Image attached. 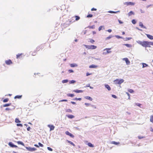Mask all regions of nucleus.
<instances>
[{
	"instance_id": "f257e3e1",
	"label": "nucleus",
	"mask_w": 153,
	"mask_h": 153,
	"mask_svg": "<svg viewBox=\"0 0 153 153\" xmlns=\"http://www.w3.org/2000/svg\"><path fill=\"white\" fill-rule=\"evenodd\" d=\"M140 44L142 46L145 48L151 47L150 46L149 42L143 41L141 42L140 43Z\"/></svg>"
},
{
	"instance_id": "f03ea898",
	"label": "nucleus",
	"mask_w": 153,
	"mask_h": 153,
	"mask_svg": "<svg viewBox=\"0 0 153 153\" xmlns=\"http://www.w3.org/2000/svg\"><path fill=\"white\" fill-rule=\"evenodd\" d=\"M124 80L123 79H117L114 81V83L115 84H118L120 85L122 83L124 82Z\"/></svg>"
},
{
	"instance_id": "7ed1b4c3",
	"label": "nucleus",
	"mask_w": 153,
	"mask_h": 153,
	"mask_svg": "<svg viewBox=\"0 0 153 153\" xmlns=\"http://www.w3.org/2000/svg\"><path fill=\"white\" fill-rule=\"evenodd\" d=\"M83 45L85 47V48L88 49H95L97 47L94 45Z\"/></svg>"
},
{
	"instance_id": "20e7f679",
	"label": "nucleus",
	"mask_w": 153,
	"mask_h": 153,
	"mask_svg": "<svg viewBox=\"0 0 153 153\" xmlns=\"http://www.w3.org/2000/svg\"><path fill=\"white\" fill-rule=\"evenodd\" d=\"M25 148L29 151L33 152L36 150L35 148H31L30 147H26Z\"/></svg>"
},
{
	"instance_id": "39448f33",
	"label": "nucleus",
	"mask_w": 153,
	"mask_h": 153,
	"mask_svg": "<svg viewBox=\"0 0 153 153\" xmlns=\"http://www.w3.org/2000/svg\"><path fill=\"white\" fill-rule=\"evenodd\" d=\"M111 49V48H106L104 50V51H105L106 50L107 51L105 52H103V54H106L108 53H110L111 52V51H109V50Z\"/></svg>"
},
{
	"instance_id": "423d86ee",
	"label": "nucleus",
	"mask_w": 153,
	"mask_h": 153,
	"mask_svg": "<svg viewBox=\"0 0 153 153\" xmlns=\"http://www.w3.org/2000/svg\"><path fill=\"white\" fill-rule=\"evenodd\" d=\"M8 145L10 146L12 148L18 147L17 146L15 145L13 143L11 142H9L8 143Z\"/></svg>"
},
{
	"instance_id": "0eeeda50",
	"label": "nucleus",
	"mask_w": 153,
	"mask_h": 153,
	"mask_svg": "<svg viewBox=\"0 0 153 153\" xmlns=\"http://www.w3.org/2000/svg\"><path fill=\"white\" fill-rule=\"evenodd\" d=\"M65 134L67 135L70 136L71 137L73 138L74 137V135L72 134L71 133L68 131H65Z\"/></svg>"
},
{
	"instance_id": "6e6552de",
	"label": "nucleus",
	"mask_w": 153,
	"mask_h": 153,
	"mask_svg": "<svg viewBox=\"0 0 153 153\" xmlns=\"http://www.w3.org/2000/svg\"><path fill=\"white\" fill-rule=\"evenodd\" d=\"M123 60L125 61V62L126 63V65H128L130 63V61L127 58H123Z\"/></svg>"
},
{
	"instance_id": "1a4fd4ad",
	"label": "nucleus",
	"mask_w": 153,
	"mask_h": 153,
	"mask_svg": "<svg viewBox=\"0 0 153 153\" xmlns=\"http://www.w3.org/2000/svg\"><path fill=\"white\" fill-rule=\"evenodd\" d=\"M48 126L50 128V131L53 130L55 128V127L53 125H48Z\"/></svg>"
},
{
	"instance_id": "9d476101",
	"label": "nucleus",
	"mask_w": 153,
	"mask_h": 153,
	"mask_svg": "<svg viewBox=\"0 0 153 153\" xmlns=\"http://www.w3.org/2000/svg\"><path fill=\"white\" fill-rule=\"evenodd\" d=\"M125 4L127 5H134V3L131 2H126Z\"/></svg>"
},
{
	"instance_id": "9b49d317",
	"label": "nucleus",
	"mask_w": 153,
	"mask_h": 153,
	"mask_svg": "<svg viewBox=\"0 0 153 153\" xmlns=\"http://www.w3.org/2000/svg\"><path fill=\"white\" fill-rule=\"evenodd\" d=\"M5 63L7 65H9L12 63V62L11 60L9 59V60H6Z\"/></svg>"
},
{
	"instance_id": "f8f14e48",
	"label": "nucleus",
	"mask_w": 153,
	"mask_h": 153,
	"mask_svg": "<svg viewBox=\"0 0 153 153\" xmlns=\"http://www.w3.org/2000/svg\"><path fill=\"white\" fill-rule=\"evenodd\" d=\"M15 106H13L12 108H5V110H6V111L12 110L14 109H15Z\"/></svg>"
},
{
	"instance_id": "ddd939ff",
	"label": "nucleus",
	"mask_w": 153,
	"mask_h": 153,
	"mask_svg": "<svg viewBox=\"0 0 153 153\" xmlns=\"http://www.w3.org/2000/svg\"><path fill=\"white\" fill-rule=\"evenodd\" d=\"M83 91L82 90H78V89L74 90L73 91H74L75 92H76V93H82V92H83Z\"/></svg>"
},
{
	"instance_id": "4468645a",
	"label": "nucleus",
	"mask_w": 153,
	"mask_h": 153,
	"mask_svg": "<svg viewBox=\"0 0 153 153\" xmlns=\"http://www.w3.org/2000/svg\"><path fill=\"white\" fill-rule=\"evenodd\" d=\"M70 66L71 67H76L78 66L77 65L76 63H72L70 64Z\"/></svg>"
},
{
	"instance_id": "2eb2a0df",
	"label": "nucleus",
	"mask_w": 153,
	"mask_h": 153,
	"mask_svg": "<svg viewBox=\"0 0 153 153\" xmlns=\"http://www.w3.org/2000/svg\"><path fill=\"white\" fill-rule=\"evenodd\" d=\"M66 116L70 119H73L74 117V116L72 115H67Z\"/></svg>"
},
{
	"instance_id": "dca6fc26",
	"label": "nucleus",
	"mask_w": 153,
	"mask_h": 153,
	"mask_svg": "<svg viewBox=\"0 0 153 153\" xmlns=\"http://www.w3.org/2000/svg\"><path fill=\"white\" fill-rule=\"evenodd\" d=\"M105 86L106 88L107 89L108 91H110L111 90V88L110 86L108 84H105Z\"/></svg>"
},
{
	"instance_id": "f3484780",
	"label": "nucleus",
	"mask_w": 153,
	"mask_h": 153,
	"mask_svg": "<svg viewBox=\"0 0 153 153\" xmlns=\"http://www.w3.org/2000/svg\"><path fill=\"white\" fill-rule=\"evenodd\" d=\"M146 36L149 39L151 40L153 39V36L149 34H146Z\"/></svg>"
},
{
	"instance_id": "a211bd4d",
	"label": "nucleus",
	"mask_w": 153,
	"mask_h": 153,
	"mask_svg": "<svg viewBox=\"0 0 153 153\" xmlns=\"http://www.w3.org/2000/svg\"><path fill=\"white\" fill-rule=\"evenodd\" d=\"M97 67V65H92L89 66L90 68H96Z\"/></svg>"
},
{
	"instance_id": "6ab92c4d",
	"label": "nucleus",
	"mask_w": 153,
	"mask_h": 153,
	"mask_svg": "<svg viewBox=\"0 0 153 153\" xmlns=\"http://www.w3.org/2000/svg\"><path fill=\"white\" fill-rule=\"evenodd\" d=\"M111 143L114 144L116 145H117L120 144L119 142H117L114 141H112Z\"/></svg>"
},
{
	"instance_id": "aec40b11",
	"label": "nucleus",
	"mask_w": 153,
	"mask_h": 153,
	"mask_svg": "<svg viewBox=\"0 0 153 153\" xmlns=\"http://www.w3.org/2000/svg\"><path fill=\"white\" fill-rule=\"evenodd\" d=\"M85 98L86 99H87V100H91V101H92V99L90 97H89V96H85Z\"/></svg>"
},
{
	"instance_id": "412c9836",
	"label": "nucleus",
	"mask_w": 153,
	"mask_h": 153,
	"mask_svg": "<svg viewBox=\"0 0 153 153\" xmlns=\"http://www.w3.org/2000/svg\"><path fill=\"white\" fill-rule=\"evenodd\" d=\"M22 95H16L14 97V98L15 99L17 98L19 99H21L22 98Z\"/></svg>"
},
{
	"instance_id": "4be33fe9",
	"label": "nucleus",
	"mask_w": 153,
	"mask_h": 153,
	"mask_svg": "<svg viewBox=\"0 0 153 153\" xmlns=\"http://www.w3.org/2000/svg\"><path fill=\"white\" fill-rule=\"evenodd\" d=\"M88 145L89 147H90L92 148L94 147V145L91 143H88Z\"/></svg>"
},
{
	"instance_id": "5701e85b",
	"label": "nucleus",
	"mask_w": 153,
	"mask_h": 153,
	"mask_svg": "<svg viewBox=\"0 0 153 153\" xmlns=\"http://www.w3.org/2000/svg\"><path fill=\"white\" fill-rule=\"evenodd\" d=\"M11 105V103L5 104L3 106L4 107H8Z\"/></svg>"
},
{
	"instance_id": "b1692460",
	"label": "nucleus",
	"mask_w": 153,
	"mask_h": 153,
	"mask_svg": "<svg viewBox=\"0 0 153 153\" xmlns=\"http://www.w3.org/2000/svg\"><path fill=\"white\" fill-rule=\"evenodd\" d=\"M66 141H67V142L68 143H69L71 144L72 146H75V144L73 142H71V141H70L68 140H67Z\"/></svg>"
},
{
	"instance_id": "393cba45",
	"label": "nucleus",
	"mask_w": 153,
	"mask_h": 153,
	"mask_svg": "<svg viewBox=\"0 0 153 153\" xmlns=\"http://www.w3.org/2000/svg\"><path fill=\"white\" fill-rule=\"evenodd\" d=\"M74 17L76 18L75 20L76 21H78L80 19V17L78 16H76Z\"/></svg>"
},
{
	"instance_id": "a878e982",
	"label": "nucleus",
	"mask_w": 153,
	"mask_h": 153,
	"mask_svg": "<svg viewBox=\"0 0 153 153\" xmlns=\"http://www.w3.org/2000/svg\"><path fill=\"white\" fill-rule=\"evenodd\" d=\"M67 96L68 97H73L74 96V95L73 94H67Z\"/></svg>"
},
{
	"instance_id": "bb28decb",
	"label": "nucleus",
	"mask_w": 153,
	"mask_h": 153,
	"mask_svg": "<svg viewBox=\"0 0 153 153\" xmlns=\"http://www.w3.org/2000/svg\"><path fill=\"white\" fill-rule=\"evenodd\" d=\"M139 25L142 28H145V27H144V25H143V24L142 22H140V23H139Z\"/></svg>"
},
{
	"instance_id": "cd10ccee",
	"label": "nucleus",
	"mask_w": 153,
	"mask_h": 153,
	"mask_svg": "<svg viewBox=\"0 0 153 153\" xmlns=\"http://www.w3.org/2000/svg\"><path fill=\"white\" fill-rule=\"evenodd\" d=\"M17 143L18 144H20L23 146H24V143L22 142L21 141H18L17 142Z\"/></svg>"
},
{
	"instance_id": "c85d7f7f",
	"label": "nucleus",
	"mask_w": 153,
	"mask_h": 153,
	"mask_svg": "<svg viewBox=\"0 0 153 153\" xmlns=\"http://www.w3.org/2000/svg\"><path fill=\"white\" fill-rule=\"evenodd\" d=\"M68 80L67 79H64L62 81V82L63 83H66L68 82Z\"/></svg>"
},
{
	"instance_id": "c756f323",
	"label": "nucleus",
	"mask_w": 153,
	"mask_h": 153,
	"mask_svg": "<svg viewBox=\"0 0 153 153\" xmlns=\"http://www.w3.org/2000/svg\"><path fill=\"white\" fill-rule=\"evenodd\" d=\"M15 122L16 123H19L21 122V121L19 120L18 118H16L15 120Z\"/></svg>"
},
{
	"instance_id": "7c9ffc66",
	"label": "nucleus",
	"mask_w": 153,
	"mask_h": 153,
	"mask_svg": "<svg viewBox=\"0 0 153 153\" xmlns=\"http://www.w3.org/2000/svg\"><path fill=\"white\" fill-rule=\"evenodd\" d=\"M114 36H113L110 35L108 37H107L106 38V40L109 39H110L112 37H113Z\"/></svg>"
},
{
	"instance_id": "2f4dec72",
	"label": "nucleus",
	"mask_w": 153,
	"mask_h": 153,
	"mask_svg": "<svg viewBox=\"0 0 153 153\" xmlns=\"http://www.w3.org/2000/svg\"><path fill=\"white\" fill-rule=\"evenodd\" d=\"M76 82V81L72 80L70 81H69V83L70 84H74Z\"/></svg>"
},
{
	"instance_id": "473e14b6",
	"label": "nucleus",
	"mask_w": 153,
	"mask_h": 153,
	"mask_svg": "<svg viewBox=\"0 0 153 153\" xmlns=\"http://www.w3.org/2000/svg\"><path fill=\"white\" fill-rule=\"evenodd\" d=\"M9 100V99L8 98H5L4 99L3 101L4 102H7Z\"/></svg>"
},
{
	"instance_id": "72a5a7b5",
	"label": "nucleus",
	"mask_w": 153,
	"mask_h": 153,
	"mask_svg": "<svg viewBox=\"0 0 153 153\" xmlns=\"http://www.w3.org/2000/svg\"><path fill=\"white\" fill-rule=\"evenodd\" d=\"M73 100H76L80 101L82 99L81 98H77L76 97V98H74V99Z\"/></svg>"
},
{
	"instance_id": "f704fd0d",
	"label": "nucleus",
	"mask_w": 153,
	"mask_h": 153,
	"mask_svg": "<svg viewBox=\"0 0 153 153\" xmlns=\"http://www.w3.org/2000/svg\"><path fill=\"white\" fill-rule=\"evenodd\" d=\"M124 45H125L126 47H127L128 48H130L131 46V45L130 44H124Z\"/></svg>"
},
{
	"instance_id": "c9c22d12",
	"label": "nucleus",
	"mask_w": 153,
	"mask_h": 153,
	"mask_svg": "<svg viewBox=\"0 0 153 153\" xmlns=\"http://www.w3.org/2000/svg\"><path fill=\"white\" fill-rule=\"evenodd\" d=\"M143 68L148 66V65L145 63H142Z\"/></svg>"
},
{
	"instance_id": "e433bc0d",
	"label": "nucleus",
	"mask_w": 153,
	"mask_h": 153,
	"mask_svg": "<svg viewBox=\"0 0 153 153\" xmlns=\"http://www.w3.org/2000/svg\"><path fill=\"white\" fill-rule=\"evenodd\" d=\"M66 111L70 113H72V111L71 109H67L66 110Z\"/></svg>"
},
{
	"instance_id": "4c0bfd02",
	"label": "nucleus",
	"mask_w": 153,
	"mask_h": 153,
	"mask_svg": "<svg viewBox=\"0 0 153 153\" xmlns=\"http://www.w3.org/2000/svg\"><path fill=\"white\" fill-rule=\"evenodd\" d=\"M103 27V29H104V27L103 26H101L99 27L98 30L99 31L101 30L102 29V28Z\"/></svg>"
},
{
	"instance_id": "58836bf2",
	"label": "nucleus",
	"mask_w": 153,
	"mask_h": 153,
	"mask_svg": "<svg viewBox=\"0 0 153 153\" xmlns=\"http://www.w3.org/2000/svg\"><path fill=\"white\" fill-rule=\"evenodd\" d=\"M134 14V13L133 12V11H131L130 12H129L128 13V15L129 16H131V15L132 14Z\"/></svg>"
},
{
	"instance_id": "ea45409f",
	"label": "nucleus",
	"mask_w": 153,
	"mask_h": 153,
	"mask_svg": "<svg viewBox=\"0 0 153 153\" xmlns=\"http://www.w3.org/2000/svg\"><path fill=\"white\" fill-rule=\"evenodd\" d=\"M123 39H124V40L125 41H127V40H129L130 39H131V38H130V37H126L125 39H124V38H123Z\"/></svg>"
},
{
	"instance_id": "a19ab883",
	"label": "nucleus",
	"mask_w": 153,
	"mask_h": 153,
	"mask_svg": "<svg viewBox=\"0 0 153 153\" xmlns=\"http://www.w3.org/2000/svg\"><path fill=\"white\" fill-rule=\"evenodd\" d=\"M92 17H93V15L91 14H88L87 16V17H88V18H91Z\"/></svg>"
},
{
	"instance_id": "79ce46f5",
	"label": "nucleus",
	"mask_w": 153,
	"mask_h": 153,
	"mask_svg": "<svg viewBox=\"0 0 153 153\" xmlns=\"http://www.w3.org/2000/svg\"><path fill=\"white\" fill-rule=\"evenodd\" d=\"M85 105H86V106H91V104L90 103H85Z\"/></svg>"
},
{
	"instance_id": "37998d69",
	"label": "nucleus",
	"mask_w": 153,
	"mask_h": 153,
	"mask_svg": "<svg viewBox=\"0 0 153 153\" xmlns=\"http://www.w3.org/2000/svg\"><path fill=\"white\" fill-rule=\"evenodd\" d=\"M114 36L115 37H116L117 39H120V38L123 39L122 37L118 35H115Z\"/></svg>"
},
{
	"instance_id": "c03bdc74",
	"label": "nucleus",
	"mask_w": 153,
	"mask_h": 153,
	"mask_svg": "<svg viewBox=\"0 0 153 153\" xmlns=\"http://www.w3.org/2000/svg\"><path fill=\"white\" fill-rule=\"evenodd\" d=\"M150 121L151 122L153 123V116H151L150 117Z\"/></svg>"
},
{
	"instance_id": "a18cd8bd",
	"label": "nucleus",
	"mask_w": 153,
	"mask_h": 153,
	"mask_svg": "<svg viewBox=\"0 0 153 153\" xmlns=\"http://www.w3.org/2000/svg\"><path fill=\"white\" fill-rule=\"evenodd\" d=\"M90 39V42H91V43L93 44L95 42V41L93 39Z\"/></svg>"
},
{
	"instance_id": "49530a36",
	"label": "nucleus",
	"mask_w": 153,
	"mask_h": 153,
	"mask_svg": "<svg viewBox=\"0 0 153 153\" xmlns=\"http://www.w3.org/2000/svg\"><path fill=\"white\" fill-rule=\"evenodd\" d=\"M16 126H21L22 127L23 126V125L21 123H18L16 124Z\"/></svg>"
},
{
	"instance_id": "de8ad7c7",
	"label": "nucleus",
	"mask_w": 153,
	"mask_h": 153,
	"mask_svg": "<svg viewBox=\"0 0 153 153\" xmlns=\"http://www.w3.org/2000/svg\"><path fill=\"white\" fill-rule=\"evenodd\" d=\"M128 91L130 93H132L134 92L133 90L131 89H129L128 90Z\"/></svg>"
},
{
	"instance_id": "09e8293b",
	"label": "nucleus",
	"mask_w": 153,
	"mask_h": 153,
	"mask_svg": "<svg viewBox=\"0 0 153 153\" xmlns=\"http://www.w3.org/2000/svg\"><path fill=\"white\" fill-rule=\"evenodd\" d=\"M22 54L21 53V54H18L16 55V58L17 59L18 58L22 55Z\"/></svg>"
},
{
	"instance_id": "8fccbe9b",
	"label": "nucleus",
	"mask_w": 153,
	"mask_h": 153,
	"mask_svg": "<svg viewBox=\"0 0 153 153\" xmlns=\"http://www.w3.org/2000/svg\"><path fill=\"white\" fill-rule=\"evenodd\" d=\"M95 26L94 25H93L91 26H90L89 27L90 28L94 29L95 28Z\"/></svg>"
},
{
	"instance_id": "3c124183",
	"label": "nucleus",
	"mask_w": 153,
	"mask_h": 153,
	"mask_svg": "<svg viewBox=\"0 0 153 153\" xmlns=\"http://www.w3.org/2000/svg\"><path fill=\"white\" fill-rule=\"evenodd\" d=\"M38 144L39 145V146H40V147H43V145L40 142L38 143Z\"/></svg>"
},
{
	"instance_id": "603ef678",
	"label": "nucleus",
	"mask_w": 153,
	"mask_h": 153,
	"mask_svg": "<svg viewBox=\"0 0 153 153\" xmlns=\"http://www.w3.org/2000/svg\"><path fill=\"white\" fill-rule=\"evenodd\" d=\"M47 149L48 150H49L50 151H53V149L51 148L50 147H48Z\"/></svg>"
},
{
	"instance_id": "864d4df0",
	"label": "nucleus",
	"mask_w": 153,
	"mask_h": 153,
	"mask_svg": "<svg viewBox=\"0 0 153 153\" xmlns=\"http://www.w3.org/2000/svg\"><path fill=\"white\" fill-rule=\"evenodd\" d=\"M68 71L69 72V73H73L74 72V71L73 70H72V69H69L68 70Z\"/></svg>"
},
{
	"instance_id": "5fc2aeb1",
	"label": "nucleus",
	"mask_w": 153,
	"mask_h": 153,
	"mask_svg": "<svg viewBox=\"0 0 153 153\" xmlns=\"http://www.w3.org/2000/svg\"><path fill=\"white\" fill-rule=\"evenodd\" d=\"M67 101H68V100H61L59 101V102H67Z\"/></svg>"
},
{
	"instance_id": "6e6d98bb",
	"label": "nucleus",
	"mask_w": 153,
	"mask_h": 153,
	"mask_svg": "<svg viewBox=\"0 0 153 153\" xmlns=\"http://www.w3.org/2000/svg\"><path fill=\"white\" fill-rule=\"evenodd\" d=\"M111 96L113 98H114L116 99L117 98V97L115 95L112 94Z\"/></svg>"
},
{
	"instance_id": "4d7b16f0",
	"label": "nucleus",
	"mask_w": 153,
	"mask_h": 153,
	"mask_svg": "<svg viewBox=\"0 0 153 153\" xmlns=\"http://www.w3.org/2000/svg\"><path fill=\"white\" fill-rule=\"evenodd\" d=\"M126 94L128 96V99H130V94L128 92H126Z\"/></svg>"
},
{
	"instance_id": "13d9d810",
	"label": "nucleus",
	"mask_w": 153,
	"mask_h": 153,
	"mask_svg": "<svg viewBox=\"0 0 153 153\" xmlns=\"http://www.w3.org/2000/svg\"><path fill=\"white\" fill-rule=\"evenodd\" d=\"M138 138L139 139H142L143 138H145V137H143V136H138Z\"/></svg>"
},
{
	"instance_id": "bf43d9fd",
	"label": "nucleus",
	"mask_w": 153,
	"mask_h": 153,
	"mask_svg": "<svg viewBox=\"0 0 153 153\" xmlns=\"http://www.w3.org/2000/svg\"><path fill=\"white\" fill-rule=\"evenodd\" d=\"M136 105L141 107V105L140 103H136Z\"/></svg>"
},
{
	"instance_id": "052dcab7",
	"label": "nucleus",
	"mask_w": 153,
	"mask_h": 153,
	"mask_svg": "<svg viewBox=\"0 0 153 153\" xmlns=\"http://www.w3.org/2000/svg\"><path fill=\"white\" fill-rule=\"evenodd\" d=\"M97 9L96 8H92L91 9V10L92 11H96L97 10Z\"/></svg>"
},
{
	"instance_id": "680f3d73",
	"label": "nucleus",
	"mask_w": 153,
	"mask_h": 153,
	"mask_svg": "<svg viewBox=\"0 0 153 153\" xmlns=\"http://www.w3.org/2000/svg\"><path fill=\"white\" fill-rule=\"evenodd\" d=\"M118 22H119L120 24H123V22H122V21H121L120 20H118Z\"/></svg>"
},
{
	"instance_id": "e2e57ef3",
	"label": "nucleus",
	"mask_w": 153,
	"mask_h": 153,
	"mask_svg": "<svg viewBox=\"0 0 153 153\" xmlns=\"http://www.w3.org/2000/svg\"><path fill=\"white\" fill-rule=\"evenodd\" d=\"M108 13H113V11L110 10L108 11Z\"/></svg>"
},
{
	"instance_id": "0e129e2a",
	"label": "nucleus",
	"mask_w": 153,
	"mask_h": 153,
	"mask_svg": "<svg viewBox=\"0 0 153 153\" xmlns=\"http://www.w3.org/2000/svg\"><path fill=\"white\" fill-rule=\"evenodd\" d=\"M71 103L73 105H75V104H76V103L75 102H73V101H71Z\"/></svg>"
},
{
	"instance_id": "69168bd1",
	"label": "nucleus",
	"mask_w": 153,
	"mask_h": 153,
	"mask_svg": "<svg viewBox=\"0 0 153 153\" xmlns=\"http://www.w3.org/2000/svg\"><path fill=\"white\" fill-rule=\"evenodd\" d=\"M150 46V45H153V42H149Z\"/></svg>"
},
{
	"instance_id": "338daca9",
	"label": "nucleus",
	"mask_w": 153,
	"mask_h": 153,
	"mask_svg": "<svg viewBox=\"0 0 153 153\" xmlns=\"http://www.w3.org/2000/svg\"><path fill=\"white\" fill-rule=\"evenodd\" d=\"M91 106L94 108H96V107L94 105H91Z\"/></svg>"
},
{
	"instance_id": "774afa93",
	"label": "nucleus",
	"mask_w": 153,
	"mask_h": 153,
	"mask_svg": "<svg viewBox=\"0 0 153 153\" xmlns=\"http://www.w3.org/2000/svg\"><path fill=\"white\" fill-rule=\"evenodd\" d=\"M91 74L89 73H87L86 74V76H88L89 75H90Z\"/></svg>"
}]
</instances>
